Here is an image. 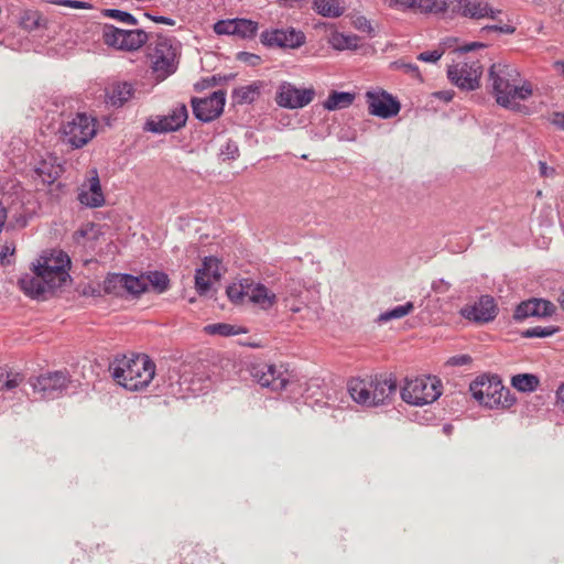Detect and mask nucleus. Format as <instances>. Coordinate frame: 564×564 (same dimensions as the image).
<instances>
[{"mask_svg": "<svg viewBox=\"0 0 564 564\" xmlns=\"http://www.w3.org/2000/svg\"><path fill=\"white\" fill-rule=\"evenodd\" d=\"M352 25L355 29H357L360 32L367 33L368 35L373 34V28L371 25L370 20H368L364 15H357L352 20Z\"/></svg>", "mask_w": 564, "mask_h": 564, "instance_id": "de8ad7c7", "label": "nucleus"}, {"mask_svg": "<svg viewBox=\"0 0 564 564\" xmlns=\"http://www.w3.org/2000/svg\"><path fill=\"white\" fill-rule=\"evenodd\" d=\"M556 332H557V328L553 327V326H547V327L534 326V327H530V328L525 329L523 332V336L527 338H534V337L543 338V337L552 336Z\"/></svg>", "mask_w": 564, "mask_h": 564, "instance_id": "c03bdc74", "label": "nucleus"}, {"mask_svg": "<svg viewBox=\"0 0 564 564\" xmlns=\"http://www.w3.org/2000/svg\"><path fill=\"white\" fill-rule=\"evenodd\" d=\"M369 113L382 119L397 116L400 102L384 90H370L366 93Z\"/></svg>", "mask_w": 564, "mask_h": 564, "instance_id": "4468645a", "label": "nucleus"}, {"mask_svg": "<svg viewBox=\"0 0 564 564\" xmlns=\"http://www.w3.org/2000/svg\"><path fill=\"white\" fill-rule=\"evenodd\" d=\"M329 44L338 51L357 48L359 45V37L354 34L335 32L329 39Z\"/></svg>", "mask_w": 564, "mask_h": 564, "instance_id": "72a5a7b5", "label": "nucleus"}, {"mask_svg": "<svg viewBox=\"0 0 564 564\" xmlns=\"http://www.w3.org/2000/svg\"><path fill=\"white\" fill-rule=\"evenodd\" d=\"M69 267L68 256L63 251H54L50 257H42L37 264H33L32 273L20 278V289L28 296L40 297L67 281Z\"/></svg>", "mask_w": 564, "mask_h": 564, "instance_id": "f257e3e1", "label": "nucleus"}, {"mask_svg": "<svg viewBox=\"0 0 564 564\" xmlns=\"http://www.w3.org/2000/svg\"><path fill=\"white\" fill-rule=\"evenodd\" d=\"M23 375L0 367V391H10L23 381Z\"/></svg>", "mask_w": 564, "mask_h": 564, "instance_id": "e433bc0d", "label": "nucleus"}, {"mask_svg": "<svg viewBox=\"0 0 564 564\" xmlns=\"http://www.w3.org/2000/svg\"><path fill=\"white\" fill-rule=\"evenodd\" d=\"M241 56H245L246 59H249L252 64H256V62L260 59L259 56L248 53H241Z\"/></svg>", "mask_w": 564, "mask_h": 564, "instance_id": "338daca9", "label": "nucleus"}, {"mask_svg": "<svg viewBox=\"0 0 564 564\" xmlns=\"http://www.w3.org/2000/svg\"><path fill=\"white\" fill-rule=\"evenodd\" d=\"M78 200L87 207H100L105 203L101 191L100 181L97 171H93V175L88 178L87 184H83L78 194Z\"/></svg>", "mask_w": 564, "mask_h": 564, "instance_id": "5701e85b", "label": "nucleus"}, {"mask_svg": "<svg viewBox=\"0 0 564 564\" xmlns=\"http://www.w3.org/2000/svg\"><path fill=\"white\" fill-rule=\"evenodd\" d=\"M14 250H15V247L12 242H7L4 243L1 249H0V258H1V261L4 262V260L7 259V257L9 256H13L14 253Z\"/></svg>", "mask_w": 564, "mask_h": 564, "instance_id": "864d4df0", "label": "nucleus"}, {"mask_svg": "<svg viewBox=\"0 0 564 564\" xmlns=\"http://www.w3.org/2000/svg\"><path fill=\"white\" fill-rule=\"evenodd\" d=\"M248 281L241 282L239 284H232L227 288V295L234 303H243L247 302L246 288L248 286Z\"/></svg>", "mask_w": 564, "mask_h": 564, "instance_id": "79ce46f5", "label": "nucleus"}, {"mask_svg": "<svg viewBox=\"0 0 564 564\" xmlns=\"http://www.w3.org/2000/svg\"><path fill=\"white\" fill-rule=\"evenodd\" d=\"M219 155L223 160H235L239 155L238 144L234 141H227L220 149Z\"/></svg>", "mask_w": 564, "mask_h": 564, "instance_id": "49530a36", "label": "nucleus"}, {"mask_svg": "<svg viewBox=\"0 0 564 564\" xmlns=\"http://www.w3.org/2000/svg\"><path fill=\"white\" fill-rule=\"evenodd\" d=\"M250 375L261 387L272 391H282L293 383V375L283 364H252L250 366Z\"/></svg>", "mask_w": 564, "mask_h": 564, "instance_id": "0eeeda50", "label": "nucleus"}, {"mask_svg": "<svg viewBox=\"0 0 564 564\" xmlns=\"http://www.w3.org/2000/svg\"><path fill=\"white\" fill-rule=\"evenodd\" d=\"M61 133L64 142L79 149L96 134L95 119L85 113H77L62 124Z\"/></svg>", "mask_w": 564, "mask_h": 564, "instance_id": "1a4fd4ad", "label": "nucleus"}, {"mask_svg": "<svg viewBox=\"0 0 564 564\" xmlns=\"http://www.w3.org/2000/svg\"><path fill=\"white\" fill-rule=\"evenodd\" d=\"M283 301L285 303V306L292 312V313H299L302 311V304L301 303H289L290 300L288 296L283 297Z\"/></svg>", "mask_w": 564, "mask_h": 564, "instance_id": "13d9d810", "label": "nucleus"}, {"mask_svg": "<svg viewBox=\"0 0 564 564\" xmlns=\"http://www.w3.org/2000/svg\"><path fill=\"white\" fill-rule=\"evenodd\" d=\"M384 3L391 9L405 11L419 8L420 0H384Z\"/></svg>", "mask_w": 564, "mask_h": 564, "instance_id": "a18cd8bd", "label": "nucleus"}, {"mask_svg": "<svg viewBox=\"0 0 564 564\" xmlns=\"http://www.w3.org/2000/svg\"><path fill=\"white\" fill-rule=\"evenodd\" d=\"M221 278L220 262L217 258L206 257L200 268L196 269L195 288L203 295L206 294L213 282Z\"/></svg>", "mask_w": 564, "mask_h": 564, "instance_id": "aec40b11", "label": "nucleus"}, {"mask_svg": "<svg viewBox=\"0 0 564 564\" xmlns=\"http://www.w3.org/2000/svg\"><path fill=\"white\" fill-rule=\"evenodd\" d=\"M225 101L226 93L224 90L214 91L206 98H193V112L198 120L209 122L221 115Z\"/></svg>", "mask_w": 564, "mask_h": 564, "instance_id": "ddd939ff", "label": "nucleus"}, {"mask_svg": "<svg viewBox=\"0 0 564 564\" xmlns=\"http://www.w3.org/2000/svg\"><path fill=\"white\" fill-rule=\"evenodd\" d=\"M516 28L510 24H503V25H486L481 29L482 33H489V32H499L503 34H512L514 33Z\"/></svg>", "mask_w": 564, "mask_h": 564, "instance_id": "3c124183", "label": "nucleus"}, {"mask_svg": "<svg viewBox=\"0 0 564 564\" xmlns=\"http://www.w3.org/2000/svg\"><path fill=\"white\" fill-rule=\"evenodd\" d=\"M147 285L149 284L158 293H163L167 291L170 286V279L166 273L161 271L149 272L145 275Z\"/></svg>", "mask_w": 564, "mask_h": 564, "instance_id": "58836bf2", "label": "nucleus"}, {"mask_svg": "<svg viewBox=\"0 0 564 564\" xmlns=\"http://www.w3.org/2000/svg\"><path fill=\"white\" fill-rule=\"evenodd\" d=\"M489 78L496 101L503 108L516 109L520 101L532 96V85L522 80L518 68L510 64H492Z\"/></svg>", "mask_w": 564, "mask_h": 564, "instance_id": "f03ea898", "label": "nucleus"}, {"mask_svg": "<svg viewBox=\"0 0 564 564\" xmlns=\"http://www.w3.org/2000/svg\"><path fill=\"white\" fill-rule=\"evenodd\" d=\"M44 19L39 11L25 10L21 13L20 25L26 31H34L41 28Z\"/></svg>", "mask_w": 564, "mask_h": 564, "instance_id": "4c0bfd02", "label": "nucleus"}, {"mask_svg": "<svg viewBox=\"0 0 564 564\" xmlns=\"http://www.w3.org/2000/svg\"><path fill=\"white\" fill-rule=\"evenodd\" d=\"M433 289L438 292H445L448 289V283L444 280H440L433 284Z\"/></svg>", "mask_w": 564, "mask_h": 564, "instance_id": "0e129e2a", "label": "nucleus"}, {"mask_svg": "<svg viewBox=\"0 0 564 564\" xmlns=\"http://www.w3.org/2000/svg\"><path fill=\"white\" fill-rule=\"evenodd\" d=\"M51 3L57 6L69 7L73 9L89 10L93 8L91 3L79 0H50Z\"/></svg>", "mask_w": 564, "mask_h": 564, "instance_id": "09e8293b", "label": "nucleus"}, {"mask_svg": "<svg viewBox=\"0 0 564 564\" xmlns=\"http://www.w3.org/2000/svg\"><path fill=\"white\" fill-rule=\"evenodd\" d=\"M259 95V87L257 85L242 86L234 91V97L238 102L249 104L252 102Z\"/></svg>", "mask_w": 564, "mask_h": 564, "instance_id": "ea45409f", "label": "nucleus"}, {"mask_svg": "<svg viewBox=\"0 0 564 564\" xmlns=\"http://www.w3.org/2000/svg\"><path fill=\"white\" fill-rule=\"evenodd\" d=\"M465 0H420L419 9L424 12L459 14Z\"/></svg>", "mask_w": 564, "mask_h": 564, "instance_id": "a878e982", "label": "nucleus"}, {"mask_svg": "<svg viewBox=\"0 0 564 564\" xmlns=\"http://www.w3.org/2000/svg\"><path fill=\"white\" fill-rule=\"evenodd\" d=\"M258 22L249 19L220 20L214 24V32L218 35H232L238 39H253L258 32Z\"/></svg>", "mask_w": 564, "mask_h": 564, "instance_id": "f3484780", "label": "nucleus"}, {"mask_svg": "<svg viewBox=\"0 0 564 564\" xmlns=\"http://www.w3.org/2000/svg\"><path fill=\"white\" fill-rule=\"evenodd\" d=\"M498 313L497 305L492 296L482 295L473 305L465 306L460 310L464 318L475 323H488L496 318Z\"/></svg>", "mask_w": 564, "mask_h": 564, "instance_id": "6ab92c4d", "label": "nucleus"}, {"mask_svg": "<svg viewBox=\"0 0 564 564\" xmlns=\"http://www.w3.org/2000/svg\"><path fill=\"white\" fill-rule=\"evenodd\" d=\"M557 402L564 411V383L556 391Z\"/></svg>", "mask_w": 564, "mask_h": 564, "instance_id": "69168bd1", "label": "nucleus"}, {"mask_svg": "<svg viewBox=\"0 0 564 564\" xmlns=\"http://www.w3.org/2000/svg\"><path fill=\"white\" fill-rule=\"evenodd\" d=\"M313 9L326 18H338L345 12L344 0H314Z\"/></svg>", "mask_w": 564, "mask_h": 564, "instance_id": "cd10ccee", "label": "nucleus"}, {"mask_svg": "<svg viewBox=\"0 0 564 564\" xmlns=\"http://www.w3.org/2000/svg\"><path fill=\"white\" fill-rule=\"evenodd\" d=\"M441 394V381L430 376L406 378L401 390L402 400L415 406L433 403Z\"/></svg>", "mask_w": 564, "mask_h": 564, "instance_id": "423d86ee", "label": "nucleus"}, {"mask_svg": "<svg viewBox=\"0 0 564 564\" xmlns=\"http://www.w3.org/2000/svg\"><path fill=\"white\" fill-rule=\"evenodd\" d=\"M102 14L105 17L115 19L119 22H122V23H126L129 25L138 24V20L131 13H129L127 11H121L118 9H106V10H104Z\"/></svg>", "mask_w": 564, "mask_h": 564, "instance_id": "37998d69", "label": "nucleus"}, {"mask_svg": "<svg viewBox=\"0 0 564 564\" xmlns=\"http://www.w3.org/2000/svg\"><path fill=\"white\" fill-rule=\"evenodd\" d=\"M149 36L143 30H126V36L123 40L124 51H135L147 43Z\"/></svg>", "mask_w": 564, "mask_h": 564, "instance_id": "f704fd0d", "label": "nucleus"}, {"mask_svg": "<svg viewBox=\"0 0 564 564\" xmlns=\"http://www.w3.org/2000/svg\"><path fill=\"white\" fill-rule=\"evenodd\" d=\"M395 382L391 379H351L348 392L357 403L365 406L384 404L395 392Z\"/></svg>", "mask_w": 564, "mask_h": 564, "instance_id": "39448f33", "label": "nucleus"}, {"mask_svg": "<svg viewBox=\"0 0 564 564\" xmlns=\"http://www.w3.org/2000/svg\"><path fill=\"white\" fill-rule=\"evenodd\" d=\"M552 123L564 130V113L555 112L552 119Z\"/></svg>", "mask_w": 564, "mask_h": 564, "instance_id": "680f3d73", "label": "nucleus"}, {"mask_svg": "<svg viewBox=\"0 0 564 564\" xmlns=\"http://www.w3.org/2000/svg\"><path fill=\"white\" fill-rule=\"evenodd\" d=\"M109 370L118 384L130 391H139L153 380L155 365L145 355H122L115 357Z\"/></svg>", "mask_w": 564, "mask_h": 564, "instance_id": "7ed1b4c3", "label": "nucleus"}, {"mask_svg": "<svg viewBox=\"0 0 564 564\" xmlns=\"http://www.w3.org/2000/svg\"><path fill=\"white\" fill-rule=\"evenodd\" d=\"M134 88L130 83L122 82L115 84L108 93L109 102L120 107L133 96Z\"/></svg>", "mask_w": 564, "mask_h": 564, "instance_id": "bb28decb", "label": "nucleus"}, {"mask_svg": "<svg viewBox=\"0 0 564 564\" xmlns=\"http://www.w3.org/2000/svg\"><path fill=\"white\" fill-rule=\"evenodd\" d=\"M445 53L444 48L422 52L417 55V59L425 63H436Z\"/></svg>", "mask_w": 564, "mask_h": 564, "instance_id": "8fccbe9b", "label": "nucleus"}, {"mask_svg": "<svg viewBox=\"0 0 564 564\" xmlns=\"http://www.w3.org/2000/svg\"><path fill=\"white\" fill-rule=\"evenodd\" d=\"M500 13V10H496L491 8L488 2L481 0H465L462 4V10L459 14L470 19H496L497 14Z\"/></svg>", "mask_w": 564, "mask_h": 564, "instance_id": "393cba45", "label": "nucleus"}, {"mask_svg": "<svg viewBox=\"0 0 564 564\" xmlns=\"http://www.w3.org/2000/svg\"><path fill=\"white\" fill-rule=\"evenodd\" d=\"M482 65L477 59H467L448 66V79L458 88L475 90L479 87Z\"/></svg>", "mask_w": 564, "mask_h": 564, "instance_id": "9d476101", "label": "nucleus"}, {"mask_svg": "<svg viewBox=\"0 0 564 564\" xmlns=\"http://www.w3.org/2000/svg\"><path fill=\"white\" fill-rule=\"evenodd\" d=\"M473 398L488 409H508L516 398L497 376H479L469 386Z\"/></svg>", "mask_w": 564, "mask_h": 564, "instance_id": "20e7f679", "label": "nucleus"}, {"mask_svg": "<svg viewBox=\"0 0 564 564\" xmlns=\"http://www.w3.org/2000/svg\"><path fill=\"white\" fill-rule=\"evenodd\" d=\"M414 310V304L412 302H406L403 305H398L391 310H388L386 312H382L378 315L376 322L378 324H384L387 322H390L392 319H400L410 313H412Z\"/></svg>", "mask_w": 564, "mask_h": 564, "instance_id": "473e14b6", "label": "nucleus"}, {"mask_svg": "<svg viewBox=\"0 0 564 564\" xmlns=\"http://www.w3.org/2000/svg\"><path fill=\"white\" fill-rule=\"evenodd\" d=\"M539 169H540V174L542 176H546L547 177V176L553 175V173H554V170L552 167H549L546 165V163L542 162V161L539 162Z\"/></svg>", "mask_w": 564, "mask_h": 564, "instance_id": "052dcab7", "label": "nucleus"}, {"mask_svg": "<svg viewBox=\"0 0 564 564\" xmlns=\"http://www.w3.org/2000/svg\"><path fill=\"white\" fill-rule=\"evenodd\" d=\"M470 361H471L470 356H468V355H459V356L452 357L448 360V364H451L453 366H464V365L469 364Z\"/></svg>", "mask_w": 564, "mask_h": 564, "instance_id": "5fc2aeb1", "label": "nucleus"}, {"mask_svg": "<svg viewBox=\"0 0 564 564\" xmlns=\"http://www.w3.org/2000/svg\"><path fill=\"white\" fill-rule=\"evenodd\" d=\"M205 332L209 335H219L224 337L234 336L240 333L234 325L226 323L209 324L205 326Z\"/></svg>", "mask_w": 564, "mask_h": 564, "instance_id": "a19ab883", "label": "nucleus"}, {"mask_svg": "<svg viewBox=\"0 0 564 564\" xmlns=\"http://www.w3.org/2000/svg\"><path fill=\"white\" fill-rule=\"evenodd\" d=\"M124 294H131L133 296H139L142 293L148 291L145 275L134 276L131 274L124 273Z\"/></svg>", "mask_w": 564, "mask_h": 564, "instance_id": "c9c22d12", "label": "nucleus"}, {"mask_svg": "<svg viewBox=\"0 0 564 564\" xmlns=\"http://www.w3.org/2000/svg\"><path fill=\"white\" fill-rule=\"evenodd\" d=\"M126 30L118 29L112 24H105L102 29V40L108 46L123 50V40Z\"/></svg>", "mask_w": 564, "mask_h": 564, "instance_id": "7c9ffc66", "label": "nucleus"}, {"mask_svg": "<svg viewBox=\"0 0 564 564\" xmlns=\"http://www.w3.org/2000/svg\"><path fill=\"white\" fill-rule=\"evenodd\" d=\"M63 173V165L56 155L45 152L34 161L32 178L40 181L43 185H52Z\"/></svg>", "mask_w": 564, "mask_h": 564, "instance_id": "dca6fc26", "label": "nucleus"}, {"mask_svg": "<svg viewBox=\"0 0 564 564\" xmlns=\"http://www.w3.org/2000/svg\"><path fill=\"white\" fill-rule=\"evenodd\" d=\"M484 47H486V44H484L481 42H471V43H468V44H465V45L460 46L458 48V51L460 53H468V52H471L474 50L484 48Z\"/></svg>", "mask_w": 564, "mask_h": 564, "instance_id": "6e6d98bb", "label": "nucleus"}, {"mask_svg": "<svg viewBox=\"0 0 564 564\" xmlns=\"http://www.w3.org/2000/svg\"><path fill=\"white\" fill-rule=\"evenodd\" d=\"M261 43L269 47L297 48L305 43V35L293 28L273 29L261 33Z\"/></svg>", "mask_w": 564, "mask_h": 564, "instance_id": "2eb2a0df", "label": "nucleus"}, {"mask_svg": "<svg viewBox=\"0 0 564 564\" xmlns=\"http://www.w3.org/2000/svg\"><path fill=\"white\" fill-rule=\"evenodd\" d=\"M69 383L65 371H54L41 375L30 380V386L43 399H56L63 394Z\"/></svg>", "mask_w": 564, "mask_h": 564, "instance_id": "f8f14e48", "label": "nucleus"}, {"mask_svg": "<svg viewBox=\"0 0 564 564\" xmlns=\"http://www.w3.org/2000/svg\"><path fill=\"white\" fill-rule=\"evenodd\" d=\"M178 45L176 41L167 36H158L153 43L152 68L159 77L165 78L177 68Z\"/></svg>", "mask_w": 564, "mask_h": 564, "instance_id": "6e6552de", "label": "nucleus"}, {"mask_svg": "<svg viewBox=\"0 0 564 564\" xmlns=\"http://www.w3.org/2000/svg\"><path fill=\"white\" fill-rule=\"evenodd\" d=\"M315 89L297 88L290 82H282L275 93V102L285 109H301L313 101Z\"/></svg>", "mask_w": 564, "mask_h": 564, "instance_id": "9b49d317", "label": "nucleus"}, {"mask_svg": "<svg viewBox=\"0 0 564 564\" xmlns=\"http://www.w3.org/2000/svg\"><path fill=\"white\" fill-rule=\"evenodd\" d=\"M188 112L184 104L175 106L167 116L159 120H151L145 123V130L154 133H165L176 131L182 128L187 120Z\"/></svg>", "mask_w": 564, "mask_h": 564, "instance_id": "a211bd4d", "label": "nucleus"}, {"mask_svg": "<svg viewBox=\"0 0 564 564\" xmlns=\"http://www.w3.org/2000/svg\"><path fill=\"white\" fill-rule=\"evenodd\" d=\"M148 18L152 19L153 21L158 23H163L166 25H174L175 22L171 18L159 15V17H151L150 14H145Z\"/></svg>", "mask_w": 564, "mask_h": 564, "instance_id": "bf43d9fd", "label": "nucleus"}, {"mask_svg": "<svg viewBox=\"0 0 564 564\" xmlns=\"http://www.w3.org/2000/svg\"><path fill=\"white\" fill-rule=\"evenodd\" d=\"M247 302L258 305L262 310H269L273 306L276 295L261 283H248L246 288Z\"/></svg>", "mask_w": 564, "mask_h": 564, "instance_id": "b1692460", "label": "nucleus"}, {"mask_svg": "<svg viewBox=\"0 0 564 564\" xmlns=\"http://www.w3.org/2000/svg\"><path fill=\"white\" fill-rule=\"evenodd\" d=\"M178 384L183 392L198 395L207 392L210 387V380L202 371H194L185 367L180 376Z\"/></svg>", "mask_w": 564, "mask_h": 564, "instance_id": "412c9836", "label": "nucleus"}, {"mask_svg": "<svg viewBox=\"0 0 564 564\" xmlns=\"http://www.w3.org/2000/svg\"><path fill=\"white\" fill-rule=\"evenodd\" d=\"M301 293V290L300 288L293 285V284H289L285 286V293H284V296H288L289 299L290 297H296L299 296Z\"/></svg>", "mask_w": 564, "mask_h": 564, "instance_id": "4d7b16f0", "label": "nucleus"}, {"mask_svg": "<svg viewBox=\"0 0 564 564\" xmlns=\"http://www.w3.org/2000/svg\"><path fill=\"white\" fill-rule=\"evenodd\" d=\"M539 383V378L532 373H519L511 378L512 387L520 392H533Z\"/></svg>", "mask_w": 564, "mask_h": 564, "instance_id": "c756f323", "label": "nucleus"}, {"mask_svg": "<svg viewBox=\"0 0 564 564\" xmlns=\"http://www.w3.org/2000/svg\"><path fill=\"white\" fill-rule=\"evenodd\" d=\"M435 96L438 99H442V100L448 102V101H451L453 99L454 93L451 91V90H442V91L435 93Z\"/></svg>", "mask_w": 564, "mask_h": 564, "instance_id": "e2e57ef3", "label": "nucleus"}, {"mask_svg": "<svg viewBox=\"0 0 564 564\" xmlns=\"http://www.w3.org/2000/svg\"><path fill=\"white\" fill-rule=\"evenodd\" d=\"M355 100V94L347 91H332L323 102V107L328 110H337L349 107Z\"/></svg>", "mask_w": 564, "mask_h": 564, "instance_id": "c85d7f7f", "label": "nucleus"}, {"mask_svg": "<svg viewBox=\"0 0 564 564\" xmlns=\"http://www.w3.org/2000/svg\"><path fill=\"white\" fill-rule=\"evenodd\" d=\"M554 66L564 76V61L556 62Z\"/></svg>", "mask_w": 564, "mask_h": 564, "instance_id": "774afa93", "label": "nucleus"}, {"mask_svg": "<svg viewBox=\"0 0 564 564\" xmlns=\"http://www.w3.org/2000/svg\"><path fill=\"white\" fill-rule=\"evenodd\" d=\"M404 73L417 78V79H422L421 78V73L419 70V67L417 65L415 64H411V63H401L400 66H399Z\"/></svg>", "mask_w": 564, "mask_h": 564, "instance_id": "603ef678", "label": "nucleus"}, {"mask_svg": "<svg viewBox=\"0 0 564 564\" xmlns=\"http://www.w3.org/2000/svg\"><path fill=\"white\" fill-rule=\"evenodd\" d=\"M124 273H110L106 276L102 283V290L107 294L117 296L124 295Z\"/></svg>", "mask_w": 564, "mask_h": 564, "instance_id": "2f4dec72", "label": "nucleus"}, {"mask_svg": "<svg viewBox=\"0 0 564 564\" xmlns=\"http://www.w3.org/2000/svg\"><path fill=\"white\" fill-rule=\"evenodd\" d=\"M554 312V305L546 300L532 299L519 304L514 311V319L522 321L528 317L550 316Z\"/></svg>", "mask_w": 564, "mask_h": 564, "instance_id": "4be33fe9", "label": "nucleus"}]
</instances>
